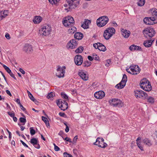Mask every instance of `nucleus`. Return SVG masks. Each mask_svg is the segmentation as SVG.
Here are the masks:
<instances>
[{
    "label": "nucleus",
    "mask_w": 157,
    "mask_h": 157,
    "mask_svg": "<svg viewBox=\"0 0 157 157\" xmlns=\"http://www.w3.org/2000/svg\"><path fill=\"white\" fill-rule=\"evenodd\" d=\"M7 113L12 117H13L15 116V113L13 111L11 112H8Z\"/></svg>",
    "instance_id": "obj_45"
},
{
    "label": "nucleus",
    "mask_w": 157,
    "mask_h": 157,
    "mask_svg": "<svg viewBox=\"0 0 157 157\" xmlns=\"http://www.w3.org/2000/svg\"><path fill=\"white\" fill-rule=\"evenodd\" d=\"M135 48V45L133 44L129 47V49L130 50L132 51L135 50V49H134Z\"/></svg>",
    "instance_id": "obj_49"
},
{
    "label": "nucleus",
    "mask_w": 157,
    "mask_h": 157,
    "mask_svg": "<svg viewBox=\"0 0 157 157\" xmlns=\"http://www.w3.org/2000/svg\"><path fill=\"white\" fill-rule=\"evenodd\" d=\"M137 145L138 147L141 150V151H143V147L141 146V144L140 143V141L139 142H137Z\"/></svg>",
    "instance_id": "obj_48"
},
{
    "label": "nucleus",
    "mask_w": 157,
    "mask_h": 157,
    "mask_svg": "<svg viewBox=\"0 0 157 157\" xmlns=\"http://www.w3.org/2000/svg\"><path fill=\"white\" fill-rule=\"evenodd\" d=\"M3 67L7 73H9L11 72V70L10 69L5 65H3Z\"/></svg>",
    "instance_id": "obj_41"
},
{
    "label": "nucleus",
    "mask_w": 157,
    "mask_h": 157,
    "mask_svg": "<svg viewBox=\"0 0 157 157\" xmlns=\"http://www.w3.org/2000/svg\"><path fill=\"white\" fill-rule=\"evenodd\" d=\"M19 121L21 123H23V125H25L26 122V119L25 117H20L19 119Z\"/></svg>",
    "instance_id": "obj_37"
},
{
    "label": "nucleus",
    "mask_w": 157,
    "mask_h": 157,
    "mask_svg": "<svg viewBox=\"0 0 157 157\" xmlns=\"http://www.w3.org/2000/svg\"><path fill=\"white\" fill-rule=\"evenodd\" d=\"M53 93L52 92H50V93H49L47 96V98L48 99H49L51 98H52L53 96Z\"/></svg>",
    "instance_id": "obj_47"
},
{
    "label": "nucleus",
    "mask_w": 157,
    "mask_h": 157,
    "mask_svg": "<svg viewBox=\"0 0 157 157\" xmlns=\"http://www.w3.org/2000/svg\"><path fill=\"white\" fill-rule=\"evenodd\" d=\"M91 63L88 61H84L83 64L82 66L84 67H88L90 66L91 65Z\"/></svg>",
    "instance_id": "obj_34"
},
{
    "label": "nucleus",
    "mask_w": 157,
    "mask_h": 157,
    "mask_svg": "<svg viewBox=\"0 0 157 157\" xmlns=\"http://www.w3.org/2000/svg\"><path fill=\"white\" fill-rule=\"evenodd\" d=\"M127 80V75L125 74H124L121 81L119 84L116 85L115 87L119 89L123 88L125 86Z\"/></svg>",
    "instance_id": "obj_10"
},
{
    "label": "nucleus",
    "mask_w": 157,
    "mask_h": 157,
    "mask_svg": "<svg viewBox=\"0 0 157 157\" xmlns=\"http://www.w3.org/2000/svg\"><path fill=\"white\" fill-rule=\"evenodd\" d=\"M67 46L69 48L73 49L77 46V43L76 39H72L67 44Z\"/></svg>",
    "instance_id": "obj_17"
},
{
    "label": "nucleus",
    "mask_w": 157,
    "mask_h": 157,
    "mask_svg": "<svg viewBox=\"0 0 157 157\" xmlns=\"http://www.w3.org/2000/svg\"><path fill=\"white\" fill-rule=\"evenodd\" d=\"M63 100L62 101L61 99L58 100L56 101L57 105L61 109L63 107Z\"/></svg>",
    "instance_id": "obj_29"
},
{
    "label": "nucleus",
    "mask_w": 157,
    "mask_h": 157,
    "mask_svg": "<svg viewBox=\"0 0 157 157\" xmlns=\"http://www.w3.org/2000/svg\"><path fill=\"white\" fill-rule=\"evenodd\" d=\"M153 17H154V19L155 21H156V18L157 17V9H155L152 12Z\"/></svg>",
    "instance_id": "obj_36"
},
{
    "label": "nucleus",
    "mask_w": 157,
    "mask_h": 157,
    "mask_svg": "<svg viewBox=\"0 0 157 157\" xmlns=\"http://www.w3.org/2000/svg\"><path fill=\"white\" fill-rule=\"evenodd\" d=\"M121 33L122 36L125 38H127L129 37L130 34V32L125 29H121Z\"/></svg>",
    "instance_id": "obj_20"
},
{
    "label": "nucleus",
    "mask_w": 157,
    "mask_h": 157,
    "mask_svg": "<svg viewBox=\"0 0 157 157\" xmlns=\"http://www.w3.org/2000/svg\"><path fill=\"white\" fill-rule=\"evenodd\" d=\"M143 142L149 146L152 145L151 141L147 138L144 139L143 140Z\"/></svg>",
    "instance_id": "obj_30"
},
{
    "label": "nucleus",
    "mask_w": 157,
    "mask_h": 157,
    "mask_svg": "<svg viewBox=\"0 0 157 157\" xmlns=\"http://www.w3.org/2000/svg\"><path fill=\"white\" fill-rule=\"evenodd\" d=\"M78 139V136H75V137H74L73 141L72 142V143L73 144H75L76 143L77 140Z\"/></svg>",
    "instance_id": "obj_52"
},
{
    "label": "nucleus",
    "mask_w": 157,
    "mask_h": 157,
    "mask_svg": "<svg viewBox=\"0 0 157 157\" xmlns=\"http://www.w3.org/2000/svg\"><path fill=\"white\" fill-rule=\"evenodd\" d=\"M154 17H145L143 21L144 23L147 25H153L157 23V21H155Z\"/></svg>",
    "instance_id": "obj_11"
},
{
    "label": "nucleus",
    "mask_w": 157,
    "mask_h": 157,
    "mask_svg": "<svg viewBox=\"0 0 157 157\" xmlns=\"http://www.w3.org/2000/svg\"><path fill=\"white\" fill-rule=\"evenodd\" d=\"M145 3V0H139L137 2L138 5L140 6H144Z\"/></svg>",
    "instance_id": "obj_33"
},
{
    "label": "nucleus",
    "mask_w": 157,
    "mask_h": 157,
    "mask_svg": "<svg viewBox=\"0 0 157 157\" xmlns=\"http://www.w3.org/2000/svg\"><path fill=\"white\" fill-rule=\"evenodd\" d=\"M0 72L1 73L2 75V76L4 78V79L5 81V82H6L7 84H8V83L7 82V79H6V77L5 75H4V74L3 73V72L1 71H0Z\"/></svg>",
    "instance_id": "obj_51"
},
{
    "label": "nucleus",
    "mask_w": 157,
    "mask_h": 157,
    "mask_svg": "<svg viewBox=\"0 0 157 157\" xmlns=\"http://www.w3.org/2000/svg\"><path fill=\"white\" fill-rule=\"evenodd\" d=\"M8 13V11L6 10L4 11L3 13V14L6 16H7Z\"/></svg>",
    "instance_id": "obj_61"
},
{
    "label": "nucleus",
    "mask_w": 157,
    "mask_h": 157,
    "mask_svg": "<svg viewBox=\"0 0 157 157\" xmlns=\"http://www.w3.org/2000/svg\"><path fill=\"white\" fill-rule=\"evenodd\" d=\"M129 69L133 75H137L140 72V69L137 65L130 66Z\"/></svg>",
    "instance_id": "obj_15"
},
{
    "label": "nucleus",
    "mask_w": 157,
    "mask_h": 157,
    "mask_svg": "<svg viewBox=\"0 0 157 157\" xmlns=\"http://www.w3.org/2000/svg\"><path fill=\"white\" fill-rule=\"evenodd\" d=\"M99 44H100V43L98 42L94 44H93V46L95 49H98L99 48Z\"/></svg>",
    "instance_id": "obj_44"
},
{
    "label": "nucleus",
    "mask_w": 157,
    "mask_h": 157,
    "mask_svg": "<svg viewBox=\"0 0 157 157\" xmlns=\"http://www.w3.org/2000/svg\"><path fill=\"white\" fill-rule=\"evenodd\" d=\"M147 101L151 103H153L154 102V98L152 97H149L147 98Z\"/></svg>",
    "instance_id": "obj_38"
},
{
    "label": "nucleus",
    "mask_w": 157,
    "mask_h": 157,
    "mask_svg": "<svg viewBox=\"0 0 157 157\" xmlns=\"http://www.w3.org/2000/svg\"><path fill=\"white\" fill-rule=\"evenodd\" d=\"M23 50L26 53L30 54L33 51V47L32 45L29 44H25L24 46Z\"/></svg>",
    "instance_id": "obj_12"
},
{
    "label": "nucleus",
    "mask_w": 157,
    "mask_h": 157,
    "mask_svg": "<svg viewBox=\"0 0 157 157\" xmlns=\"http://www.w3.org/2000/svg\"><path fill=\"white\" fill-rule=\"evenodd\" d=\"M5 36L8 40L10 39V35L8 33L6 34Z\"/></svg>",
    "instance_id": "obj_59"
},
{
    "label": "nucleus",
    "mask_w": 157,
    "mask_h": 157,
    "mask_svg": "<svg viewBox=\"0 0 157 157\" xmlns=\"http://www.w3.org/2000/svg\"><path fill=\"white\" fill-rule=\"evenodd\" d=\"M75 23V21L73 17L68 16L65 18V19L63 21V23L65 26L69 27L73 25Z\"/></svg>",
    "instance_id": "obj_4"
},
{
    "label": "nucleus",
    "mask_w": 157,
    "mask_h": 157,
    "mask_svg": "<svg viewBox=\"0 0 157 157\" xmlns=\"http://www.w3.org/2000/svg\"><path fill=\"white\" fill-rule=\"evenodd\" d=\"M143 33L146 38H151L154 36L155 32L153 28H150L148 30L144 29L143 31Z\"/></svg>",
    "instance_id": "obj_5"
},
{
    "label": "nucleus",
    "mask_w": 157,
    "mask_h": 157,
    "mask_svg": "<svg viewBox=\"0 0 157 157\" xmlns=\"http://www.w3.org/2000/svg\"><path fill=\"white\" fill-rule=\"evenodd\" d=\"M135 95L137 98H141L145 99L147 98V94L142 90H137L135 91Z\"/></svg>",
    "instance_id": "obj_6"
},
{
    "label": "nucleus",
    "mask_w": 157,
    "mask_h": 157,
    "mask_svg": "<svg viewBox=\"0 0 157 157\" xmlns=\"http://www.w3.org/2000/svg\"><path fill=\"white\" fill-rule=\"evenodd\" d=\"M83 50V48L82 46H80L78 47L75 51L77 53H81L82 52Z\"/></svg>",
    "instance_id": "obj_31"
},
{
    "label": "nucleus",
    "mask_w": 157,
    "mask_h": 157,
    "mask_svg": "<svg viewBox=\"0 0 157 157\" xmlns=\"http://www.w3.org/2000/svg\"><path fill=\"white\" fill-rule=\"evenodd\" d=\"M91 21L90 20L85 19L81 27L84 29L89 28V25L90 24Z\"/></svg>",
    "instance_id": "obj_19"
},
{
    "label": "nucleus",
    "mask_w": 157,
    "mask_h": 157,
    "mask_svg": "<svg viewBox=\"0 0 157 157\" xmlns=\"http://www.w3.org/2000/svg\"><path fill=\"white\" fill-rule=\"evenodd\" d=\"M93 58L95 60H98L99 59L98 57L96 54H94L93 55Z\"/></svg>",
    "instance_id": "obj_54"
},
{
    "label": "nucleus",
    "mask_w": 157,
    "mask_h": 157,
    "mask_svg": "<svg viewBox=\"0 0 157 157\" xmlns=\"http://www.w3.org/2000/svg\"><path fill=\"white\" fill-rule=\"evenodd\" d=\"M105 96L104 92L102 90L99 91L95 92L94 96L97 99H101Z\"/></svg>",
    "instance_id": "obj_16"
},
{
    "label": "nucleus",
    "mask_w": 157,
    "mask_h": 157,
    "mask_svg": "<svg viewBox=\"0 0 157 157\" xmlns=\"http://www.w3.org/2000/svg\"><path fill=\"white\" fill-rule=\"evenodd\" d=\"M69 7L68 9H72L75 8L79 4V2L77 0H66Z\"/></svg>",
    "instance_id": "obj_9"
},
{
    "label": "nucleus",
    "mask_w": 157,
    "mask_h": 157,
    "mask_svg": "<svg viewBox=\"0 0 157 157\" xmlns=\"http://www.w3.org/2000/svg\"><path fill=\"white\" fill-rule=\"evenodd\" d=\"M148 82H150L146 78L142 79L141 81L140 84V87L141 88L144 87V86H145Z\"/></svg>",
    "instance_id": "obj_21"
},
{
    "label": "nucleus",
    "mask_w": 157,
    "mask_h": 157,
    "mask_svg": "<svg viewBox=\"0 0 157 157\" xmlns=\"http://www.w3.org/2000/svg\"><path fill=\"white\" fill-rule=\"evenodd\" d=\"M48 1L50 3L53 5L56 4L59 2V0H48Z\"/></svg>",
    "instance_id": "obj_39"
},
{
    "label": "nucleus",
    "mask_w": 157,
    "mask_h": 157,
    "mask_svg": "<svg viewBox=\"0 0 157 157\" xmlns=\"http://www.w3.org/2000/svg\"><path fill=\"white\" fill-rule=\"evenodd\" d=\"M19 71L23 74H25V71L22 69L21 68H20Z\"/></svg>",
    "instance_id": "obj_64"
},
{
    "label": "nucleus",
    "mask_w": 157,
    "mask_h": 157,
    "mask_svg": "<svg viewBox=\"0 0 157 157\" xmlns=\"http://www.w3.org/2000/svg\"><path fill=\"white\" fill-rule=\"evenodd\" d=\"M98 50L100 51L105 52L106 50L105 47L102 43L99 44Z\"/></svg>",
    "instance_id": "obj_27"
},
{
    "label": "nucleus",
    "mask_w": 157,
    "mask_h": 157,
    "mask_svg": "<svg viewBox=\"0 0 157 157\" xmlns=\"http://www.w3.org/2000/svg\"><path fill=\"white\" fill-rule=\"evenodd\" d=\"M94 144L98 146V147L102 148L106 147L107 144L104 142V140L103 138L98 137L96 140V142L94 143Z\"/></svg>",
    "instance_id": "obj_7"
},
{
    "label": "nucleus",
    "mask_w": 157,
    "mask_h": 157,
    "mask_svg": "<svg viewBox=\"0 0 157 157\" xmlns=\"http://www.w3.org/2000/svg\"><path fill=\"white\" fill-rule=\"evenodd\" d=\"M30 142L33 145L35 144H36V143H38V141L35 138H33L31 139Z\"/></svg>",
    "instance_id": "obj_35"
},
{
    "label": "nucleus",
    "mask_w": 157,
    "mask_h": 157,
    "mask_svg": "<svg viewBox=\"0 0 157 157\" xmlns=\"http://www.w3.org/2000/svg\"><path fill=\"white\" fill-rule=\"evenodd\" d=\"M115 33V30L113 28L109 27L105 30L103 34L104 38L107 40H108L113 34Z\"/></svg>",
    "instance_id": "obj_1"
},
{
    "label": "nucleus",
    "mask_w": 157,
    "mask_h": 157,
    "mask_svg": "<svg viewBox=\"0 0 157 157\" xmlns=\"http://www.w3.org/2000/svg\"><path fill=\"white\" fill-rule=\"evenodd\" d=\"M72 26L68 27H70V28L68 29V32L70 34H73L76 30V29L75 27Z\"/></svg>",
    "instance_id": "obj_25"
},
{
    "label": "nucleus",
    "mask_w": 157,
    "mask_h": 157,
    "mask_svg": "<svg viewBox=\"0 0 157 157\" xmlns=\"http://www.w3.org/2000/svg\"><path fill=\"white\" fill-rule=\"evenodd\" d=\"M64 140H65L69 142L70 143L72 142V141H71V140L70 138H69L67 137H66L65 138H63Z\"/></svg>",
    "instance_id": "obj_56"
},
{
    "label": "nucleus",
    "mask_w": 157,
    "mask_h": 157,
    "mask_svg": "<svg viewBox=\"0 0 157 157\" xmlns=\"http://www.w3.org/2000/svg\"><path fill=\"white\" fill-rule=\"evenodd\" d=\"M78 74L83 80L87 81L88 80V75L86 73V72L81 71L78 72Z\"/></svg>",
    "instance_id": "obj_18"
},
{
    "label": "nucleus",
    "mask_w": 157,
    "mask_h": 157,
    "mask_svg": "<svg viewBox=\"0 0 157 157\" xmlns=\"http://www.w3.org/2000/svg\"><path fill=\"white\" fill-rule=\"evenodd\" d=\"M33 146L36 148L37 149H39L40 147V145L38 143H36V144H35L34 145H33Z\"/></svg>",
    "instance_id": "obj_57"
},
{
    "label": "nucleus",
    "mask_w": 157,
    "mask_h": 157,
    "mask_svg": "<svg viewBox=\"0 0 157 157\" xmlns=\"http://www.w3.org/2000/svg\"><path fill=\"white\" fill-rule=\"evenodd\" d=\"M21 143L25 147H28V146L22 140H21Z\"/></svg>",
    "instance_id": "obj_60"
},
{
    "label": "nucleus",
    "mask_w": 157,
    "mask_h": 157,
    "mask_svg": "<svg viewBox=\"0 0 157 157\" xmlns=\"http://www.w3.org/2000/svg\"><path fill=\"white\" fill-rule=\"evenodd\" d=\"M108 17L105 16L99 17L96 21L97 25L99 27H102L105 25L109 21Z\"/></svg>",
    "instance_id": "obj_2"
},
{
    "label": "nucleus",
    "mask_w": 157,
    "mask_h": 157,
    "mask_svg": "<svg viewBox=\"0 0 157 157\" xmlns=\"http://www.w3.org/2000/svg\"><path fill=\"white\" fill-rule=\"evenodd\" d=\"M151 40L145 41L144 43V45L146 47H150L152 45V43H151Z\"/></svg>",
    "instance_id": "obj_26"
},
{
    "label": "nucleus",
    "mask_w": 157,
    "mask_h": 157,
    "mask_svg": "<svg viewBox=\"0 0 157 157\" xmlns=\"http://www.w3.org/2000/svg\"><path fill=\"white\" fill-rule=\"evenodd\" d=\"M63 132L62 131H60L59 132V133H58V135L61 136H62V137L63 138Z\"/></svg>",
    "instance_id": "obj_62"
},
{
    "label": "nucleus",
    "mask_w": 157,
    "mask_h": 157,
    "mask_svg": "<svg viewBox=\"0 0 157 157\" xmlns=\"http://www.w3.org/2000/svg\"><path fill=\"white\" fill-rule=\"evenodd\" d=\"M135 49V50H141V48L139 46L135 45V48H134Z\"/></svg>",
    "instance_id": "obj_58"
},
{
    "label": "nucleus",
    "mask_w": 157,
    "mask_h": 157,
    "mask_svg": "<svg viewBox=\"0 0 157 157\" xmlns=\"http://www.w3.org/2000/svg\"><path fill=\"white\" fill-rule=\"evenodd\" d=\"M9 75H10V76L12 77V78H13L15 80H16V77H15V76H14V75L13 73L11 72V71L9 73H8Z\"/></svg>",
    "instance_id": "obj_53"
},
{
    "label": "nucleus",
    "mask_w": 157,
    "mask_h": 157,
    "mask_svg": "<svg viewBox=\"0 0 157 157\" xmlns=\"http://www.w3.org/2000/svg\"><path fill=\"white\" fill-rule=\"evenodd\" d=\"M42 18L40 16H36L35 17L33 20V21L35 24H39L42 20Z\"/></svg>",
    "instance_id": "obj_22"
},
{
    "label": "nucleus",
    "mask_w": 157,
    "mask_h": 157,
    "mask_svg": "<svg viewBox=\"0 0 157 157\" xmlns=\"http://www.w3.org/2000/svg\"><path fill=\"white\" fill-rule=\"evenodd\" d=\"M83 37V34L80 32H77L74 34L75 38L78 40H81Z\"/></svg>",
    "instance_id": "obj_24"
},
{
    "label": "nucleus",
    "mask_w": 157,
    "mask_h": 157,
    "mask_svg": "<svg viewBox=\"0 0 157 157\" xmlns=\"http://www.w3.org/2000/svg\"><path fill=\"white\" fill-rule=\"evenodd\" d=\"M57 67V72L56 73V76L59 78H63L64 76L65 67L64 66L62 67H61L58 66Z\"/></svg>",
    "instance_id": "obj_8"
},
{
    "label": "nucleus",
    "mask_w": 157,
    "mask_h": 157,
    "mask_svg": "<svg viewBox=\"0 0 157 157\" xmlns=\"http://www.w3.org/2000/svg\"><path fill=\"white\" fill-rule=\"evenodd\" d=\"M63 155L64 157H73L71 155L67 152H64L63 153Z\"/></svg>",
    "instance_id": "obj_43"
},
{
    "label": "nucleus",
    "mask_w": 157,
    "mask_h": 157,
    "mask_svg": "<svg viewBox=\"0 0 157 157\" xmlns=\"http://www.w3.org/2000/svg\"><path fill=\"white\" fill-rule=\"evenodd\" d=\"M51 32V27L47 25L43 27L42 28L40 29L38 34L40 35L48 36L50 34Z\"/></svg>",
    "instance_id": "obj_3"
},
{
    "label": "nucleus",
    "mask_w": 157,
    "mask_h": 157,
    "mask_svg": "<svg viewBox=\"0 0 157 157\" xmlns=\"http://www.w3.org/2000/svg\"><path fill=\"white\" fill-rule=\"evenodd\" d=\"M74 62L76 65L77 66L81 65L83 62L82 56L79 55L75 56L74 58Z\"/></svg>",
    "instance_id": "obj_14"
},
{
    "label": "nucleus",
    "mask_w": 157,
    "mask_h": 157,
    "mask_svg": "<svg viewBox=\"0 0 157 157\" xmlns=\"http://www.w3.org/2000/svg\"><path fill=\"white\" fill-rule=\"evenodd\" d=\"M29 96L32 101H34L35 103H36V102H38L37 100L34 98L32 94H31V95H29Z\"/></svg>",
    "instance_id": "obj_42"
},
{
    "label": "nucleus",
    "mask_w": 157,
    "mask_h": 157,
    "mask_svg": "<svg viewBox=\"0 0 157 157\" xmlns=\"http://www.w3.org/2000/svg\"><path fill=\"white\" fill-rule=\"evenodd\" d=\"M59 115L61 117H67L66 115L64 113L60 112L59 113Z\"/></svg>",
    "instance_id": "obj_50"
},
{
    "label": "nucleus",
    "mask_w": 157,
    "mask_h": 157,
    "mask_svg": "<svg viewBox=\"0 0 157 157\" xmlns=\"http://www.w3.org/2000/svg\"><path fill=\"white\" fill-rule=\"evenodd\" d=\"M109 102L111 105H113L114 107H120L122 106V102L120 100L113 99L110 100Z\"/></svg>",
    "instance_id": "obj_13"
},
{
    "label": "nucleus",
    "mask_w": 157,
    "mask_h": 157,
    "mask_svg": "<svg viewBox=\"0 0 157 157\" xmlns=\"http://www.w3.org/2000/svg\"><path fill=\"white\" fill-rule=\"evenodd\" d=\"M30 130V133L32 136L34 135L36 133V132L34 129H33V127H31L29 128Z\"/></svg>",
    "instance_id": "obj_40"
},
{
    "label": "nucleus",
    "mask_w": 157,
    "mask_h": 157,
    "mask_svg": "<svg viewBox=\"0 0 157 157\" xmlns=\"http://www.w3.org/2000/svg\"><path fill=\"white\" fill-rule=\"evenodd\" d=\"M144 90L146 91H149L151 90V86L150 82H148L145 86H144V87L141 88Z\"/></svg>",
    "instance_id": "obj_23"
},
{
    "label": "nucleus",
    "mask_w": 157,
    "mask_h": 157,
    "mask_svg": "<svg viewBox=\"0 0 157 157\" xmlns=\"http://www.w3.org/2000/svg\"><path fill=\"white\" fill-rule=\"evenodd\" d=\"M54 150L56 151H58L60 150V148L57 146L55 145V147H54Z\"/></svg>",
    "instance_id": "obj_63"
},
{
    "label": "nucleus",
    "mask_w": 157,
    "mask_h": 157,
    "mask_svg": "<svg viewBox=\"0 0 157 157\" xmlns=\"http://www.w3.org/2000/svg\"><path fill=\"white\" fill-rule=\"evenodd\" d=\"M42 120L46 124V126L48 127V126H49L50 124L49 123V121H48V119L46 117L42 116Z\"/></svg>",
    "instance_id": "obj_32"
},
{
    "label": "nucleus",
    "mask_w": 157,
    "mask_h": 157,
    "mask_svg": "<svg viewBox=\"0 0 157 157\" xmlns=\"http://www.w3.org/2000/svg\"><path fill=\"white\" fill-rule=\"evenodd\" d=\"M63 107L61 108V110L63 111L66 110L68 108V103L65 100H63Z\"/></svg>",
    "instance_id": "obj_28"
},
{
    "label": "nucleus",
    "mask_w": 157,
    "mask_h": 157,
    "mask_svg": "<svg viewBox=\"0 0 157 157\" xmlns=\"http://www.w3.org/2000/svg\"><path fill=\"white\" fill-rule=\"evenodd\" d=\"M61 95L63 98L65 99H68V96L64 93H61Z\"/></svg>",
    "instance_id": "obj_46"
},
{
    "label": "nucleus",
    "mask_w": 157,
    "mask_h": 157,
    "mask_svg": "<svg viewBox=\"0 0 157 157\" xmlns=\"http://www.w3.org/2000/svg\"><path fill=\"white\" fill-rule=\"evenodd\" d=\"M111 62L110 59H108L106 61V63H105V65L107 67H109L110 65V63Z\"/></svg>",
    "instance_id": "obj_55"
}]
</instances>
